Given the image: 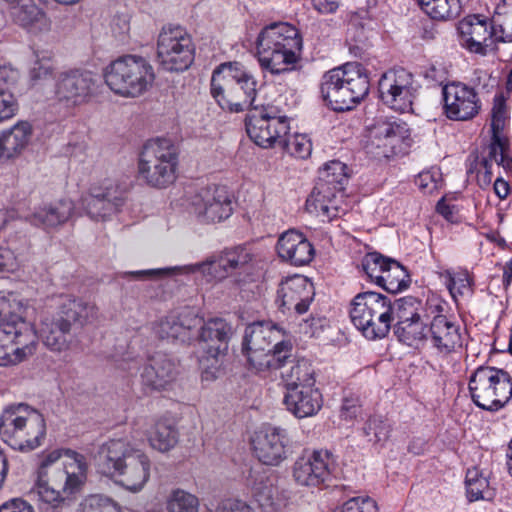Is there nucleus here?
<instances>
[{"instance_id": "46", "label": "nucleus", "mask_w": 512, "mask_h": 512, "mask_svg": "<svg viewBox=\"0 0 512 512\" xmlns=\"http://www.w3.org/2000/svg\"><path fill=\"white\" fill-rule=\"evenodd\" d=\"M465 484L467 497L471 502L490 499L492 496L488 480L476 468L467 471Z\"/></svg>"}, {"instance_id": "6", "label": "nucleus", "mask_w": 512, "mask_h": 512, "mask_svg": "<svg viewBox=\"0 0 512 512\" xmlns=\"http://www.w3.org/2000/svg\"><path fill=\"white\" fill-rule=\"evenodd\" d=\"M368 92V77L362 65L356 62L331 69L322 77V97L335 111L352 109Z\"/></svg>"}, {"instance_id": "10", "label": "nucleus", "mask_w": 512, "mask_h": 512, "mask_svg": "<svg viewBox=\"0 0 512 512\" xmlns=\"http://www.w3.org/2000/svg\"><path fill=\"white\" fill-rule=\"evenodd\" d=\"M469 392L473 403L495 412L512 398V378L508 372L493 366L477 367L469 378Z\"/></svg>"}, {"instance_id": "27", "label": "nucleus", "mask_w": 512, "mask_h": 512, "mask_svg": "<svg viewBox=\"0 0 512 512\" xmlns=\"http://www.w3.org/2000/svg\"><path fill=\"white\" fill-rule=\"evenodd\" d=\"M442 95L445 114L451 120L466 121L479 112L480 104L477 94L466 84L448 83L442 88Z\"/></svg>"}, {"instance_id": "45", "label": "nucleus", "mask_w": 512, "mask_h": 512, "mask_svg": "<svg viewBox=\"0 0 512 512\" xmlns=\"http://www.w3.org/2000/svg\"><path fill=\"white\" fill-rule=\"evenodd\" d=\"M509 144L503 134H493L492 142L489 145V153L483 160H489V164L495 163L502 166L505 170H512V157L508 156Z\"/></svg>"}, {"instance_id": "31", "label": "nucleus", "mask_w": 512, "mask_h": 512, "mask_svg": "<svg viewBox=\"0 0 512 512\" xmlns=\"http://www.w3.org/2000/svg\"><path fill=\"white\" fill-rule=\"evenodd\" d=\"M210 93L222 109L236 112L237 96L232 62L221 63L214 69L210 81Z\"/></svg>"}, {"instance_id": "48", "label": "nucleus", "mask_w": 512, "mask_h": 512, "mask_svg": "<svg viewBox=\"0 0 512 512\" xmlns=\"http://www.w3.org/2000/svg\"><path fill=\"white\" fill-rule=\"evenodd\" d=\"M362 431L368 442L382 446L390 437L391 425L382 417L373 416L365 422Z\"/></svg>"}, {"instance_id": "20", "label": "nucleus", "mask_w": 512, "mask_h": 512, "mask_svg": "<svg viewBox=\"0 0 512 512\" xmlns=\"http://www.w3.org/2000/svg\"><path fill=\"white\" fill-rule=\"evenodd\" d=\"M415 92L413 76L403 68L389 70L379 80L382 102L395 111H410Z\"/></svg>"}, {"instance_id": "57", "label": "nucleus", "mask_w": 512, "mask_h": 512, "mask_svg": "<svg viewBox=\"0 0 512 512\" xmlns=\"http://www.w3.org/2000/svg\"><path fill=\"white\" fill-rule=\"evenodd\" d=\"M20 80V72L11 65L0 66V93H13Z\"/></svg>"}, {"instance_id": "55", "label": "nucleus", "mask_w": 512, "mask_h": 512, "mask_svg": "<svg viewBox=\"0 0 512 512\" xmlns=\"http://www.w3.org/2000/svg\"><path fill=\"white\" fill-rule=\"evenodd\" d=\"M491 127L493 134H503V130L509 121L508 108L502 95L494 98L492 107Z\"/></svg>"}, {"instance_id": "40", "label": "nucleus", "mask_w": 512, "mask_h": 512, "mask_svg": "<svg viewBox=\"0 0 512 512\" xmlns=\"http://www.w3.org/2000/svg\"><path fill=\"white\" fill-rule=\"evenodd\" d=\"M437 274L455 301L459 297L472 294V279L466 270L444 269L438 271Z\"/></svg>"}, {"instance_id": "49", "label": "nucleus", "mask_w": 512, "mask_h": 512, "mask_svg": "<svg viewBox=\"0 0 512 512\" xmlns=\"http://www.w3.org/2000/svg\"><path fill=\"white\" fill-rule=\"evenodd\" d=\"M419 303L413 298H402L392 303L391 323L396 321L395 327L413 321L420 316Z\"/></svg>"}, {"instance_id": "7", "label": "nucleus", "mask_w": 512, "mask_h": 512, "mask_svg": "<svg viewBox=\"0 0 512 512\" xmlns=\"http://www.w3.org/2000/svg\"><path fill=\"white\" fill-rule=\"evenodd\" d=\"M280 331L270 323L248 325L243 337V352L257 371L278 369L291 356L290 341L281 340Z\"/></svg>"}, {"instance_id": "34", "label": "nucleus", "mask_w": 512, "mask_h": 512, "mask_svg": "<svg viewBox=\"0 0 512 512\" xmlns=\"http://www.w3.org/2000/svg\"><path fill=\"white\" fill-rule=\"evenodd\" d=\"M233 78L235 95L237 96L236 112L243 111L249 107L255 106L256 95L259 84L253 73L242 63L233 61Z\"/></svg>"}, {"instance_id": "30", "label": "nucleus", "mask_w": 512, "mask_h": 512, "mask_svg": "<svg viewBox=\"0 0 512 512\" xmlns=\"http://www.w3.org/2000/svg\"><path fill=\"white\" fill-rule=\"evenodd\" d=\"M278 256L294 266H303L310 263L315 250L309 240L294 229L282 233L276 245Z\"/></svg>"}, {"instance_id": "22", "label": "nucleus", "mask_w": 512, "mask_h": 512, "mask_svg": "<svg viewBox=\"0 0 512 512\" xmlns=\"http://www.w3.org/2000/svg\"><path fill=\"white\" fill-rule=\"evenodd\" d=\"M128 275L136 279L144 276L148 277H173V276H190L199 274L207 283L220 282L229 275L224 259L221 255L207 257L204 261L191 263L180 266L148 269L128 272Z\"/></svg>"}, {"instance_id": "23", "label": "nucleus", "mask_w": 512, "mask_h": 512, "mask_svg": "<svg viewBox=\"0 0 512 512\" xmlns=\"http://www.w3.org/2000/svg\"><path fill=\"white\" fill-rule=\"evenodd\" d=\"M461 44L469 52L487 55L495 49L498 38L497 25L482 15H469L459 23Z\"/></svg>"}, {"instance_id": "41", "label": "nucleus", "mask_w": 512, "mask_h": 512, "mask_svg": "<svg viewBox=\"0 0 512 512\" xmlns=\"http://www.w3.org/2000/svg\"><path fill=\"white\" fill-rule=\"evenodd\" d=\"M10 13L17 24L28 29H33L36 26L43 27L47 23L44 13L36 4V0L13 4Z\"/></svg>"}, {"instance_id": "43", "label": "nucleus", "mask_w": 512, "mask_h": 512, "mask_svg": "<svg viewBox=\"0 0 512 512\" xmlns=\"http://www.w3.org/2000/svg\"><path fill=\"white\" fill-rule=\"evenodd\" d=\"M287 391L290 388L301 389L303 386H314V369L306 361H299L289 371L283 373Z\"/></svg>"}, {"instance_id": "26", "label": "nucleus", "mask_w": 512, "mask_h": 512, "mask_svg": "<svg viewBox=\"0 0 512 512\" xmlns=\"http://www.w3.org/2000/svg\"><path fill=\"white\" fill-rule=\"evenodd\" d=\"M252 447L259 461L275 466L288 457L290 439L284 429L265 427L255 432Z\"/></svg>"}, {"instance_id": "61", "label": "nucleus", "mask_w": 512, "mask_h": 512, "mask_svg": "<svg viewBox=\"0 0 512 512\" xmlns=\"http://www.w3.org/2000/svg\"><path fill=\"white\" fill-rule=\"evenodd\" d=\"M20 268V262L9 248H0V274L14 273Z\"/></svg>"}, {"instance_id": "18", "label": "nucleus", "mask_w": 512, "mask_h": 512, "mask_svg": "<svg viewBox=\"0 0 512 512\" xmlns=\"http://www.w3.org/2000/svg\"><path fill=\"white\" fill-rule=\"evenodd\" d=\"M97 75L88 70L72 69L58 74L55 98L67 107L87 103L97 92Z\"/></svg>"}, {"instance_id": "3", "label": "nucleus", "mask_w": 512, "mask_h": 512, "mask_svg": "<svg viewBox=\"0 0 512 512\" xmlns=\"http://www.w3.org/2000/svg\"><path fill=\"white\" fill-rule=\"evenodd\" d=\"M25 312L15 295L0 292V366L18 364L36 350L37 334Z\"/></svg>"}, {"instance_id": "9", "label": "nucleus", "mask_w": 512, "mask_h": 512, "mask_svg": "<svg viewBox=\"0 0 512 512\" xmlns=\"http://www.w3.org/2000/svg\"><path fill=\"white\" fill-rule=\"evenodd\" d=\"M104 79L114 93L123 97H138L152 86L155 74L145 58L127 55L106 67Z\"/></svg>"}, {"instance_id": "16", "label": "nucleus", "mask_w": 512, "mask_h": 512, "mask_svg": "<svg viewBox=\"0 0 512 512\" xmlns=\"http://www.w3.org/2000/svg\"><path fill=\"white\" fill-rule=\"evenodd\" d=\"M426 305L427 317L435 314L427 336L431 346L442 356L459 351L463 346V333L458 324L441 314L444 310V302L437 298H431L427 300Z\"/></svg>"}, {"instance_id": "32", "label": "nucleus", "mask_w": 512, "mask_h": 512, "mask_svg": "<svg viewBox=\"0 0 512 512\" xmlns=\"http://www.w3.org/2000/svg\"><path fill=\"white\" fill-rule=\"evenodd\" d=\"M284 403L287 410L297 418L316 415L323 405L322 394L314 386H303L301 389L290 388L285 394Z\"/></svg>"}, {"instance_id": "60", "label": "nucleus", "mask_w": 512, "mask_h": 512, "mask_svg": "<svg viewBox=\"0 0 512 512\" xmlns=\"http://www.w3.org/2000/svg\"><path fill=\"white\" fill-rule=\"evenodd\" d=\"M18 111V101L14 93H0V123L14 117Z\"/></svg>"}, {"instance_id": "19", "label": "nucleus", "mask_w": 512, "mask_h": 512, "mask_svg": "<svg viewBox=\"0 0 512 512\" xmlns=\"http://www.w3.org/2000/svg\"><path fill=\"white\" fill-rule=\"evenodd\" d=\"M335 464L334 455L328 450L306 452L294 462L292 476L297 485L316 488L330 479Z\"/></svg>"}, {"instance_id": "62", "label": "nucleus", "mask_w": 512, "mask_h": 512, "mask_svg": "<svg viewBox=\"0 0 512 512\" xmlns=\"http://www.w3.org/2000/svg\"><path fill=\"white\" fill-rule=\"evenodd\" d=\"M214 512H254L250 505L239 499L221 500Z\"/></svg>"}, {"instance_id": "17", "label": "nucleus", "mask_w": 512, "mask_h": 512, "mask_svg": "<svg viewBox=\"0 0 512 512\" xmlns=\"http://www.w3.org/2000/svg\"><path fill=\"white\" fill-rule=\"evenodd\" d=\"M246 129L249 137L260 147L269 148L275 144H282L283 138L289 132L288 118L277 115L271 107H266L250 112L246 121Z\"/></svg>"}, {"instance_id": "36", "label": "nucleus", "mask_w": 512, "mask_h": 512, "mask_svg": "<svg viewBox=\"0 0 512 512\" xmlns=\"http://www.w3.org/2000/svg\"><path fill=\"white\" fill-rule=\"evenodd\" d=\"M121 201L116 189L106 188L103 192L93 190L83 196L82 206L92 220L98 221L115 213Z\"/></svg>"}, {"instance_id": "47", "label": "nucleus", "mask_w": 512, "mask_h": 512, "mask_svg": "<svg viewBox=\"0 0 512 512\" xmlns=\"http://www.w3.org/2000/svg\"><path fill=\"white\" fill-rule=\"evenodd\" d=\"M394 333L399 341L409 346L416 345L418 342L427 339L428 336L421 317L395 327Z\"/></svg>"}, {"instance_id": "12", "label": "nucleus", "mask_w": 512, "mask_h": 512, "mask_svg": "<svg viewBox=\"0 0 512 512\" xmlns=\"http://www.w3.org/2000/svg\"><path fill=\"white\" fill-rule=\"evenodd\" d=\"M177 163L175 147L169 140H150L139 157V177L149 186L165 188L176 179Z\"/></svg>"}, {"instance_id": "51", "label": "nucleus", "mask_w": 512, "mask_h": 512, "mask_svg": "<svg viewBox=\"0 0 512 512\" xmlns=\"http://www.w3.org/2000/svg\"><path fill=\"white\" fill-rule=\"evenodd\" d=\"M249 484L252 495L260 506L270 507L274 505L272 482L265 475L251 474Z\"/></svg>"}, {"instance_id": "39", "label": "nucleus", "mask_w": 512, "mask_h": 512, "mask_svg": "<svg viewBox=\"0 0 512 512\" xmlns=\"http://www.w3.org/2000/svg\"><path fill=\"white\" fill-rule=\"evenodd\" d=\"M229 275L234 273L252 275L260 270L261 261L250 248L238 246L222 253Z\"/></svg>"}, {"instance_id": "25", "label": "nucleus", "mask_w": 512, "mask_h": 512, "mask_svg": "<svg viewBox=\"0 0 512 512\" xmlns=\"http://www.w3.org/2000/svg\"><path fill=\"white\" fill-rule=\"evenodd\" d=\"M315 296L313 283L305 276L294 275L281 281L277 303L283 313H305Z\"/></svg>"}, {"instance_id": "4", "label": "nucleus", "mask_w": 512, "mask_h": 512, "mask_svg": "<svg viewBox=\"0 0 512 512\" xmlns=\"http://www.w3.org/2000/svg\"><path fill=\"white\" fill-rule=\"evenodd\" d=\"M301 48L302 40L298 30L286 22L264 27L256 40V56L260 67L271 74L292 70Z\"/></svg>"}, {"instance_id": "13", "label": "nucleus", "mask_w": 512, "mask_h": 512, "mask_svg": "<svg viewBox=\"0 0 512 512\" xmlns=\"http://www.w3.org/2000/svg\"><path fill=\"white\" fill-rule=\"evenodd\" d=\"M199 328L198 343L203 351L199 359L202 369V380L212 381L218 377L221 359L228 350V342L232 336V327L222 318L202 319Z\"/></svg>"}, {"instance_id": "24", "label": "nucleus", "mask_w": 512, "mask_h": 512, "mask_svg": "<svg viewBox=\"0 0 512 512\" xmlns=\"http://www.w3.org/2000/svg\"><path fill=\"white\" fill-rule=\"evenodd\" d=\"M190 211L201 222H221L231 216L232 201L224 187H207L192 196Z\"/></svg>"}, {"instance_id": "33", "label": "nucleus", "mask_w": 512, "mask_h": 512, "mask_svg": "<svg viewBox=\"0 0 512 512\" xmlns=\"http://www.w3.org/2000/svg\"><path fill=\"white\" fill-rule=\"evenodd\" d=\"M73 215L74 203L69 199H61L37 207L28 220L36 227L50 230L65 224Z\"/></svg>"}, {"instance_id": "63", "label": "nucleus", "mask_w": 512, "mask_h": 512, "mask_svg": "<svg viewBox=\"0 0 512 512\" xmlns=\"http://www.w3.org/2000/svg\"><path fill=\"white\" fill-rule=\"evenodd\" d=\"M0 512H34V508L22 498H13L0 505Z\"/></svg>"}, {"instance_id": "29", "label": "nucleus", "mask_w": 512, "mask_h": 512, "mask_svg": "<svg viewBox=\"0 0 512 512\" xmlns=\"http://www.w3.org/2000/svg\"><path fill=\"white\" fill-rule=\"evenodd\" d=\"M33 133V125L28 121H18L12 127L1 131L0 165L19 158L32 142Z\"/></svg>"}, {"instance_id": "53", "label": "nucleus", "mask_w": 512, "mask_h": 512, "mask_svg": "<svg viewBox=\"0 0 512 512\" xmlns=\"http://www.w3.org/2000/svg\"><path fill=\"white\" fill-rule=\"evenodd\" d=\"M81 506L82 512H122L116 501L100 494L86 497Z\"/></svg>"}, {"instance_id": "1", "label": "nucleus", "mask_w": 512, "mask_h": 512, "mask_svg": "<svg viewBox=\"0 0 512 512\" xmlns=\"http://www.w3.org/2000/svg\"><path fill=\"white\" fill-rule=\"evenodd\" d=\"M84 455L57 448L41 455L30 490L33 499L57 508L78 493L87 480Z\"/></svg>"}, {"instance_id": "58", "label": "nucleus", "mask_w": 512, "mask_h": 512, "mask_svg": "<svg viewBox=\"0 0 512 512\" xmlns=\"http://www.w3.org/2000/svg\"><path fill=\"white\" fill-rule=\"evenodd\" d=\"M362 415V406L357 398L346 397L343 399L340 407V418L347 422L352 423L355 419Z\"/></svg>"}, {"instance_id": "37", "label": "nucleus", "mask_w": 512, "mask_h": 512, "mask_svg": "<svg viewBox=\"0 0 512 512\" xmlns=\"http://www.w3.org/2000/svg\"><path fill=\"white\" fill-rule=\"evenodd\" d=\"M71 330L70 323L63 317L46 316L41 320L39 336L43 344L54 352H62L69 348L68 339Z\"/></svg>"}, {"instance_id": "52", "label": "nucleus", "mask_w": 512, "mask_h": 512, "mask_svg": "<svg viewBox=\"0 0 512 512\" xmlns=\"http://www.w3.org/2000/svg\"><path fill=\"white\" fill-rule=\"evenodd\" d=\"M460 12V0H437L425 13L434 20L446 21L457 17Z\"/></svg>"}, {"instance_id": "21", "label": "nucleus", "mask_w": 512, "mask_h": 512, "mask_svg": "<svg viewBox=\"0 0 512 512\" xmlns=\"http://www.w3.org/2000/svg\"><path fill=\"white\" fill-rule=\"evenodd\" d=\"M362 267L371 281L390 293L395 294L408 287V273L396 260L371 252L363 258Z\"/></svg>"}, {"instance_id": "8", "label": "nucleus", "mask_w": 512, "mask_h": 512, "mask_svg": "<svg viewBox=\"0 0 512 512\" xmlns=\"http://www.w3.org/2000/svg\"><path fill=\"white\" fill-rule=\"evenodd\" d=\"M346 181L345 165L342 162L327 163L306 201L307 210L329 220L344 214L347 211L343 193Z\"/></svg>"}, {"instance_id": "2", "label": "nucleus", "mask_w": 512, "mask_h": 512, "mask_svg": "<svg viewBox=\"0 0 512 512\" xmlns=\"http://www.w3.org/2000/svg\"><path fill=\"white\" fill-rule=\"evenodd\" d=\"M97 471L132 493L142 491L150 479L149 456L127 438L103 442L94 455Z\"/></svg>"}, {"instance_id": "59", "label": "nucleus", "mask_w": 512, "mask_h": 512, "mask_svg": "<svg viewBox=\"0 0 512 512\" xmlns=\"http://www.w3.org/2000/svg\"><path fill=\"white\" fill-rule=\"evenodd\" d=\"M440 173L438 170H427L418 174L416 184L425 193H432L439 188Z\"/></svg>"}, {"instance_id": "35", "label": "nucleus", "mask_w": 512, "mask_h": 512, "mask_svg": "<svg viewBox=\"0 0 512 512\" xmlns=\"http://www.w3.org/2000/svg\"><path fill=\"white\" fill-rule=\"evenodd\" d=\"M177 375L176 364L166 355L153 356L141 372L142 382L156 390L166 387L175 380Z\"/></svg>"}, {"instance_id": "42", "label": "nucleus", "mask_w": 512, "mask_h": 512, "mask_svg": "<svg viewBox=\"0 0 512 512\" xmlns=\"http://www.w3.org/2000/svg\"><path fill=\"white\" fill-rule=\"evenodd\" d=\"M148 441L150 446L160 452H167L177 443V433L173 426L165 421L156 422L149 430Z\"/></svg>"}, {"instance_id": "50", "label": "nucleus", "mask_w": 512, "mask_h": 512, "mask_svg": "<svg viewBox=\"0 0 512 512\" xmlns=\"http://www.w3.org/2000/svg\"><path fill=\"white\" fill-rule=\"evenodd\" d=\"M35 60L29 72L31 81L34 83L49 78L54 69L53 53L48 50H37L34 53Z\"/></svg>"}, {"instance_id": "56", "label": "nucleus", "mask_w": 512, "mask_h": 512, "mask_svg": "<svg viewBox=\"0 0 512 512\" xmlns=\"http://www.w3.org/2000/svg\"><path fill=\"white\" fill-rule=\"evenodd\" d=\"M334 512H378L376 502L369 497H354Z\"/></svg>"}, {"instance_id": "64", "label": "nucleus", "mask_w": 512, "mask_h": 512, "mask_svg": "<svg viewBox=\"0 0 512 512\" xmlns=\"http://www.w3.org/2000/svg\"><path fill=\"white\" fill-rule=\"evenodd\" d=\"M326 325V319L322 317H311L309 320H304L299 324L300 332L309 335H317Z\"/></svg>"}, {"instance_id": "5", "label": "nucleus", "mask_w": 512, "mask_h": 512, "mask_svg": "<svg viewBox=\"0 0 512 512\" xmlns=\"http://www.w3.org/2000/svg\"><path fill=\"white\" fill-rule=\"evenodd\" d=\"M45 435L44 417L26 404L10 405L0 414V437L14 450L33 451L41 446Z\"/></svg>"}, {"instance_id": "14", "label": "nucleus", "mask_w": 512, "mask_h": 512, "mask_svg": "<svg viewBox=\"0 0 512 512\" xmlns=\"http://www.w3.org/2000/svg\"><path fill=\"white\" fill-rule=\"evenodd\" d=\"M195 46L191 35L181 26L162 28L157 39V59L167 71H184L194 60Z\"/></svg>"}, {"instance_id": "54", "label": "nucleus", "mask_w": 512, "mask_h": 512, "mask_svg": "<svg viewBox=\"0 0 512 512\" xmlns=\"http://www.w3.org/2000/svg\"><path fill=\"white\" fill-rule=\"evenodd\" d=\"M281 145L285 146L289 154L300 159L309 157L312 152L311 140L305 134H295L287 140L284 137Z\"/></svg>"}, {"instance_id": "11", "label": "nucleus", "mask_w": 512, "mask_h": 512, "mask_svg": "<svg viewBox=\"0 0 512 512\" xmlns=\"http://www.w3.org/2000/svg\"><path fill=\"white\" fill-rule=\"evenodd\" d=\"M392 302L385 295L364 292L356 295L350 310L351 321L371 340L385 337L391 328Z\"/></svg>"}, {"instance_id": "44", "label": "nucleus", "mask_w": 512, "mask_h": 512, "mask_svg": "<svg viewBox=\"0 0 512 512\" xmlns=\"http://www.w3.org/2000/svg\"><path fill=\"white\" fill-rule=\"evenodd\" d=\"M199 506L200 502L196 495L180 488L173 489L165 502L167 512H198Z\"/></svg>"}, {"instance_id": "38", "label": "nucleus", "mask_w": 512, "mask_h": 512, "mask_svg": "<svg viewBox=\"0 0 512 512\" xmlns=\"http://www.w3.org/2000/svg\"><path fill=\"white\" fill-rule=\"evenodd\" d=\"M59 317L68 321L84 325L92 322L97 316V308L94 304L71 295H62L59 303Z\"/></svg>"}, {"instance_id": "15", "label": "nucleus", "mask_w": 512, "mask_h": 512, "mask_svg": "<svg viewBox=\"0 0 512 512\" xmlns=\"http://www.w3.org/2000/svg\"><path fill=\"white\" fill-rule=\"evenodd\" d=\"M410 145L407 124L396 118L378 117L368 126V148L377 156L390 157Z\"/></svg>"}, {"instance_id": "28", "label": "nucleus", "mask_w": 512, "mask_h": 512, "mask_svg": "<svg viewBox=\"0 0 512 512\" xmlns=\"http://www.w3.org/2000/svg\"><path fill=\"white\" fill-rule=\"evenodd\" d=\"M202 318L192 310L179 315H168L154 323L153 331L161 339L186 343L193 337V330L201 324Z\"/></svg>"}]
</instances>
